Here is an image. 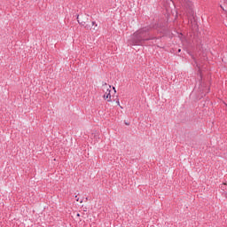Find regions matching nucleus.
Segmentation results:
<instances>
[{
    "label": "nucleus",
    "instance_id": "6",
    "mask_svg": "<svg viewBox=\"0 0 227 227\" xmlns=\"http://www.w3.org/2000/svg\"><path fill=\"white\" fill-rule=\"evenodd\" d=\"M92 26H95V27H93V31H97V23L95 21H92Z\"/></svg>",
    "mask_w": 227,
    "mask_h": 227
},
{
    "label": "nucleus",
    "instance_id": "12",
    "mask_svg": "<svg viewBox=\"0 0 227 227\" xmlns=\"http://www.w3.org/2000/svg\"><path fill=\"white\" fill-rule=\"evenodd\" d=\"M77 20H79V15H77Z\"/></svg>",
    "mask_w": 227,
    "mask_h": 227
},
{
    "label": "nucleus",
    "instance_id": "14",
    "mask_svg": "<svg viewBox=\"0 0 227 227\" xmlns=\"http://www.w3.org/2000/svg\"><path fill=\"white\" fill-rule=\"evenodd\" d=\"M221 8H222L223 10H224V8H223V6H221Z\"/></svg>",
    "mask_w": 227,
    "mask_h": 227
},
{
    "label": "nucleus",
    "instance_id": "15",
    "mask_svg": "<svg viewBox=\"0 0 227 227\" xmlns=\"http://www.w3.org/2000/svg\"><path fill=\"white\" fill-rule=\"evenodd\" d=\"M105 86H106V87H107V83H105Z\"/></svg>",
    "mask_w": 227,
    "mask_h": 227
},
{
    "label": "nucleus",
    "instance_id": "17",
    "mask_svg": "<svg viewBox=\"0 0 227 227\" xmlns=\"http://www.w3.org/2000/svg\"><path fill=\"white\" fill-rule=\"evenodd\" d=\"M79 215H79V214H77V216H78V217H79Z\"/></svg>",
    "mask_w": 227,
    "mask_h": 227
},
{
    "label": "nucleus",
    "instance_id": "11",
    "mask_svg": "<svg viewBox=\"0 0 227 227\" xmlns=\"http://www.w3.org/2000/svg\"><path fill=\"white\" fill-rule=\"evenodd\" d=\"M113 90H114V91H116V88L114 87Z\"/></svg>",
    "mask_w": 227,
    "mask_h": 227
},
{
    "label": "nucleus",
    "instance_id": "2",
    "mask_svg": "<svg viewBox=\"0 0 227 227\" xmlns=\"http://www.w3.org/2000/svg\"><path fill=\"white\" fill-rule=\"evenodd\" d=\"M188 24H192L194 27H196V18L194 17V11H190V16H188Z\"/></svg>",
    "mask_w": 227,
    "mask_h": 227
},
{
    "label": "nucleus",
    "instance_id": "8",
    "mask_svg": "<svg viewBox=\"0 0 227 227\" xmlns=\"http://www.w3.org/2000/svg\"><path fill=\"white\" fill-rule=\"evenodd\" d=\"M116 104H117L118 106H120V101H119V100H117V101H116Z\"/></svg>",
    "mask_w": 227,
    "mask_h": 227
},
{
    "label": "nucleus",
    "instance_id": "3",
    "mask_svg": "<svg viewBox=\"0 0 227 227\" xmlns=\"http://www.w3.org/2000/svg\"><path fill=\"white\" fill-rule=\"evenodd\" d=\"M111 88V86H109ZM103 98L107 100V102H111V89H106V92L104 94Z\"/></svg>",
    "mask_w": 227,
    "mask_h": 227
},
{
    "label": "nucleus",
    "instance_id": "1",
    "mask_svg": "<svg viewBox=\"0 0 227 227\" xmlns=\"http://www.w3.org/2000/svg\"><path fill=\"white\" fill-rule=\"evenodd\" d=\"M158 28L159 24H154L138 29L131 35L129 39L130 45H143V42H148V40H155L154 36L150 35V31Z\"/></svg>",
    "mask_w": 227,
    "mask_h": 227
},
{
    "label": "nucleus",
    "instance_id": "9",
    "mask_svg": "<svg viewBox=\"0 0 227 227\" xmlns=\"http://www.w3.org/2000/svg\"><path fill=\"white\" fill-rule=\"evenodd\" d=\"M77 21H78V24H81V21H79V20H77Z\"/></svg>",
    "mask_w": 227,
    "mask_h": 227
},
{
    "label": "nucleus",
    "instance_id": "13",
    "mask_svg": "<svg viewBox=\"0 0 227 227\" xmlns=\"http://www.w3.org/2000/svg\"><path fill=\"white\" fill-rule=\"evenodd\" d=\"M76 201H79V198L76 199Z\"/></svg>",
    "mask_w": 227,
    "mask_h": 227
},
{
    "label": "nucleus",
    "instance_id": "10",
    "mask_svg": "<svg viewBox=\"0 0 227 227\" xmlns=\"http://www.w3.org/2000/svg\"><path fill=\"white\" fill-rule=\"evenodd\" d=\"M181 51H182V50H181V49H179V50H178V52H181Z\"/></svg>",
    "mask_w": 227,
    "mask_h": 227
},
{
    "label": "nucleus",
    "instance_id": "4",
    "mask_svg": "<svg viewBox=\"0 0 227 227\" xmlns=\"http://www.w3.org/2000/svg\"><path fill=\"white\" fill-rule=\"evenodd\" d=\"M184 3H185V4H186V6H188V8H191L192 6L191 0H184Z\"/></svg>",
    "mask_w": 227,
    "mask_h": 227
},
{
    "label": "nucleus",
    "instance_id": "5",
    "mask_svg": "<svg viewBox=\"0 0 227 227\" xmlns=\"http://www.w3.org/2000/svg\"><path fill=\"white\" fill-rule=\"evenodd\" d=\"M82 26H84L85 29H91V27L90 25H86V22L80 23Z\"/></svg>",
    "mask_w": 227,
    "mask_h": 227
},
{
    "label": "nucleus",
    "instance_id": "7",
    "mask_svg": "<svg viewBox=\"0 0 227 227\" xmlns=\"http://www.w3.org/2000/svg\"><path fill=\"white\" fill-rule=\"evenodd\" d=\"M225 185H226V184H222L221 189H222L223 191H224V189H226Z\"/></svg>",
    "mask_w": 227,
    "mask_h": 227
},
{
    "label": "nucleus",
    "instance_id": "16",
    "mask_svg": "<svg viewBox=\"0 0 227 227\" xmlns=\"http://www.w3.org/2000/svg\"><path fill=\"white\" fill-rule=\"evenodd\" d=\"M80 203H82V200H80Z\"/></svg>",
    "mask_w": 227,
    "mask_h": 227
}]
</instances>
